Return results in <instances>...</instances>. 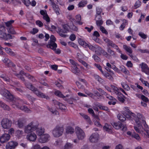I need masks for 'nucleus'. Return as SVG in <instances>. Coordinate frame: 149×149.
I'll use <instances>...</instances> for the list:
<instances>
[{
    "mask_svg": "<svg viewBox=\"0 0 149 149\" xmlns=\"http://www.w3.org/2000/svg\"><path fill=\"white\" fill-rule=\"evenodd\" d=\"M1 94L6 98L13 101V104L12 106L13 108L19 109L23 111L24 110L25 106H20L19 105L23 102V100L21 99L17 98L15 99L13 96L10 92L6 88H3L1 92Z\"/></svg>",
    "mask_w": 149,
    "mask_h": 149,
    "instance_id": "f257e3e1",
    "label": "nucleus"
},
{
    "mask_svg": "<svg viewBox=\"0 0 149 149\" xmlns=\"http://www.w3.org/2000/svg\"><path fill=\"white\" fill-rule=\"evenodd\" d=\"M38 122H32L25 127L24 132L28 134L36 130L37 134L41 136L44 132V129L41 127L38 128Z\"/></svg>",
    "mask_w": 149,
    "mask_h": 149,
    "instance_id": "f03ea898",
    "label": "nucleus"
},
{
    "mask_svg": "<svg viewBox=\"0 0 149 149\" xmlns=\"http://www.w3.org/2000/svg\"><path fill=\"white\" fill-rule=\"evenodd\" d=\"M25 84L26 88L33 91L35 94L38 97L45 98L47 100L49 99V97L48 96L45 95L44 93L40 91L37 88H35L31 84L26 83Z\"/></svg>",
    "mask_w": 149,
    "mask_h": 149,
    "instance_id": "7ed1b4c3",
    "label": "nucleus"
},
{
    "mask_svg": "<svg viewBox=\"0 0 149 149\" xmlns=\"http://www.w3.org/2000/svg\"><path fill=\"white\" fill-rule=\"evenodd\" d=\"M63 130L64 128L63 126L57 125L52 130V133L54 137H58L62 135Z\"/></svg>",
    "mask_w": 149,
    "mask_h": 149,
    "instance_id": "20e7f679",
    "label": "nucleus"
},
{
    "mask_svg": "<svg viewBox=\"0 0 149 149\" xmlns=\"http://www.w3.org/2000/svg\"><path fill=\"white\" fill-rule=\"evenodd\" d=\"M5 29L4 26H0V38L5 40L12 38V36L9 34H6L5 32Z\"/></svg>",
    "mask_w": 149,
    "mask_h": 149,
    "instance_id": "39448f33",
    "label": "nucleus"
},
{
    "mask_svg": "<svg viewBox=\"0 0 149 149\" xmlns=\"http://www.w3.org/2000/svg\"><path fill=\"white\" fill-rule=\"evenodd\" d=\"M104 41L107 44L108 47H111L114 48L117 50L120 53H121V51L119 49L118 46L116 45L112 41L110 40L108 38H106L104 39Z\"/></svg>",
    "mask_w": 149,
    "mask_h": 149,
    "instance_id": "423d86ee",
    "label": "nucleus"
},
{
    "mask_svg": "<svg viewBox=\"0 0 149 149\" xmlns=\"http://www.w3.org/2000/svg\"><path fill=\"white\" fill-rule=\"evenodd\" d=\"M75 133L78 139L82 140L84 139L86 135L84 131L79 127H77L75 129Z\"/></svg>",
    "mask_w": 149,
    "mask_h": 149,
    "instance_id": "0eeeda50",
    "label": "nucleus"
},
{
    "mask_svg": "<svg viewBox=\"0 0 149 149\" xmlns=\"http://www.w3.org/2000/svg\"><path fill=\"white\" fill-rule=\"evenodd\" d=\"M12 122L8 118H3L2 120L1 125L2 127L6 129L9 128L11 126Z\"/></svg>",
    "mask_w": 149,
    "mask_h": 149,
    "instance_id": "6e6552de",
    "label": "nucleus"
},
{
    "mask_svg": "<svg viewBox=\"0 0 149 149\" xmlns=\"http://www.w3.org/2000/svg\"><path fill=\"white\" fill-rule=\"evenodd\" d=\"M99 139V135L97 133H93L89 137V141L92 143H95L98 141Z\"/></svg>",
    "mask_w": 149,
    "mask_h": 149,
    "instance_id": "1a4fd4ad",
    "label": "nucleus"
},
{
    "mask_svg": "<svg viewBox=\"0 0 149 149\" xmlns=\"http://www.w3.org/2000/svg\"><path fill=\"white\" fill-rule=\"evenodd\" d=\"M122 113L123 114H119L118 115V119L122 122L125 121L126 118H129L130 117V115L125 113V111H122Z\"/></svg>",
    "mask_w": 149,
    "mask_h": 149,
    "instance_id": "9d476101",
    "label": "nucleus"
},
{
    "mask_svg": "<svg viewBox=\"0 0 149 149\" xmlns=\"http://www.w3.org/2000/svg\"><path fill=\"white\" fill-rule=\"evenodd\" d=\"M10 136L9 134H4L0 137V142L4 143L8 141L10 138Z\"/></svg>",
    "mask_w": 149,
    "mask_h": 149,
    "instance_id": "9b49d317",
    "label": "nucleus"
},
{
    "mask_svg": "<svg viewBox=\"0 0 149 149\" xmlns=\"http://www.w3.org/2000/svg\"><path fill=\"white\" fill-rule=\"evenodd\" d=\"M114 127L116 129H120L123 131H125L127 130L126 126L122 123L120 124L119 125H118L117 123H114L113 125Z\"/></svg>",
    "mask_w": 149,
    "mask_h": 149,
    "instance_id": "f8f14e48",
    "label": "nucleus"
},
{
    "mask_svg": "<svg viewBox=\"0 0 149 149\" xmlns=\"http://www.w3.org/2000/svg\"><path fill=\"white\" fill-rule=\"evenodd\" d=\"M50 139V136L48 134H44L40 137L39 141L42 143H45L47 142Z\"/></svg>",
    "mask_w": 149,
    "mask_h": 149,
    "instance_id": "ddd939ff",
    "label": "nucleus"
},
{
    "mask_svg": "<svg viewBox=\"0 0 149 149\" xmlns=\"http://www.w3.org/2000/svg\"><path fill=\"white\" fill-rule=\"evenodd\" d=\"M17 143L15 141H11L8 142L6 145V149H12L15 148L17 145Z\"/></svg>",
    "mask_w": 149,
    "mask_h": 149,
    "instance_id": "4468645a",
    "label": "nucleus"
},
{
    "mask_svg": "<svg viewBox=\"0 0 149 149\" xmlns=\"http://www.w3.org/2000/svg\"><path fill=\"white\" fill-rule=\"evenodd\" d=\"M40 13L43 16V19L45 20L47 23H49L50 22V18L47 15L46 10H41L40 11Z\"/></svg>",
    "mask_w": 149,
    "mask_h": 149,
    "instance_id": "2eb2a0df",
    "label": "nucleus"
},
{
    "mask_svg": "<svg viewBox=\"0 0 149 149\" xmlns=\"http://www.w3.org/2000/svg\"><path fill=\"white\" fill-rule=\"evenodd\" d=\"M141 66V70L143 72H145L146 74H149V68L147 65L145 63H142L140 65Z\"/></svg>",
    "mask_w": 149,
    "mask_h": 149,
    "instance_id": "dca6fc26",
    "label": "nucleus"
},
{
    "mask_svg": "<svg viewBox=\"0 0 149 149\" xmlns=\"http://www.w3.org/2000/svg\"><path fill=\"white\" fill-rule=\"evenodd\" d=\"M26 139L30 141H34L36 139L37 136L36 134L34 133H31L28 134L26 137Z\"/></svg>",
    "mask_w": 149,
    "mask_h": 149,
    "instance_id": "f3484780",
    "label": "nucleus"
},
{
    "mask_svg": "<svg viewBox=\"0 0 149 149\" xmlns=\"http://www.w3.org/2000/svg\"><path fill=\"white\" fill-rule=\"evenodd\" d=\"M26 120L24 118H20L17 121V125L18 127L20 128H22L26 123Z\"/></svg>",
    "mask_w": 149,
    "mask_h": 149,
    "instance_id": "a211bd4d",
    "label": "nucleus"
},
{
    "mask_svg": "<svg viewBox=\"0 0 149 149\" xmlns=\"http://www.w3.org/2000/svg\"><path fill=\"white\" fill-rule=\"evenodd\" d=\"M47 47L48 48H50L52 50H55V48H56L57 45L54 42L50 41L47 45Z\"/></svg>",
    "mask_w": 149,
    "mask_h": 149,
    "instance_id": "6ab92c4d",
    "label": "nucleus"
},
{
    "mask_svg": "<svg viewBox=\"0 0 149 149\" xmlns=\"http://www.w3.org/2000/svg\"><path fill=\"white\" fill-rule=\"evenodd\" d=\"M93 36V39L96 42H98L99 41L98 37L100 36V35L99 33L97 31H95L94 32Z\"/></svg>",
    "mask_w": 149,
    "mask_h": 149,
    "instance_id": "aec40b11",
    "label": "nucleus"
},
{
    "mask_svg": "<svg viewBox=\"0 0 149 149\" xmlns=\"http://www.w3.org/2000/svg\"><path fill=\"white\" fill-rule=\"evenodd\" d=\"M57 33L61 37L63 38H65L67 36V35L64 34V33H66V32H65V31L63 29H61L59 28H58V31H57Z\"/></svg>",
    "mask_w": 149,
    "mask_h": 149,
    "instance_id": "412c9836",
    "label": "nucleus"
},
{
    "mask_svg": "<svg viewBox=\"0 0 149 149\" xmlns=\"http://www.w3.org/2000/svg\"><path fill=\"white\" fill-rule=\"evenodd\" d=\"M19 74H21V75L22 74L25 75L29 79L31 80L32 81H34L35 80V79L33 76L30 75L28 74H25L24 72L22 70L21 71Z\"/></svg>",
    "mask_w": 149,
    "mask_h": 149,
    "instance_id": "4be33fe9",
    "label": "nucleus"
},
{
    "mask_svg": "<svg viewBox=\"0 0 149 149\" xmlns=\"http://www.w3.org/2000/svg\"><path fill=\"white\" fill-rule=\"evenodd\" d=\"M112 127L111 126L107 123H105L104 125L103 126L104 130L108 132H111V129Z\"/></svg>",
    "mask_w": 149,
    "mask_h": 149,
    "instance_id": "5701e85b",
    "label": "nucleus"
},
{
    "mask_svg": "<svg viewBox=\"0 0 149 149\" xmlns=\"http://www.w3.org/2000/svg\"><path fill=\"white\" fill-rule=\"evenodd\" d=\"M79 114L89 124H91L92 123L90 118L87 115H86L83 113H80Z\"/></svg>",
    "mask_w": 149,
    "mask_h": 149,
    "instance_id": "b1692460",
    "label": "nucleus"
},
{
    "mask_svg": "<svg viewBox=\"0 0 149 149\" xmlns=\"http://www.w3.org/2000/svg\"><path fill=\"white\" fill-rule=\"evenodd\" d=\"M78 60L80 63H81L87 69H89L91 68L89 65L85 61L82 59L79 58H78Z\"/></svg>",
    "mask_w": 149,
    "mask_h": 149,
    "instance_id": "393cba45",
    "label": "nucleus"
},
{
    "mask_svg": "<svg viewBox=\"0 0 149 149\" xmlns=\"http://www.w3.org/2000/svg\"><path fill=\"white\" fill-rule=\"evenodd\" d=\"M78 66L74 67H71V70L72 72L77 75H78L80 72V70L77 67Z\"/></svg>",
    "mask_w": 149,
    "mask_h": 149,
    "instance_id": "a878e982",
    "label": "nucleus"
},
{
    "mask_svg": "<svg viewBox=\"0 0 149 149\" xmlns=\"http://www.w3.org/2000/svg\"><path fill=\"white\" fill-rule=\"evenodd\" d=\"M5 49L6 52L9 55L11 56H15V53L10 48L6 47Z\"/></svg>",
    "mask_w": 149,
    "mask_h": 149,
    "instance_id": "bb28decb",
    "label": "nucleus"
},
{
    "mask_svg": "<svg viewBox=\"0 0 149 149\" xmlns=\"http://www.w3.org/2000/svg\"><path fill=\"white\" fill-rule=\"evenodd\" d=\"M63 83V81L61 80L60 79H58L57 81H55L54 84L57 87L61 88H63V87L61 85Z\"/></svg>",
    "mask_w": 149,
    "mask_h": 149,
    "instance_id": "cd10ccee",
    "label": "nucleus"
},
{
    "mask_svg": "<svg viewBox=\"0 0 149 149\" xmlns=\"http://www.w3.org/2000/svg\"><path fill=\"white\" fill-rule=\"evenodd\" d=\"M0 107L8 111H9L10 109V107L8 106L1 101H0Z\"/></svg>",
    "mask_w": 149,
    "mask_h": 149,
    "instance_id": "c85d7f7f",
    "label": "nucleus"
},
{
    "mask_svg": "<svg viewBox=\"0 0 149 149\" xmlns=\"http://www.w3.org/2000/svg\"><path fill=\"white\" fill-rule=\"evenodd\" d=\"M78 42L80 45L85 47H87V45H88V44H87L81 38H79L78 39Z\"/></svg>",
    "mask_w": 149,
    "mask_h": 149,
    "instance_id": "c756f323",
    "label": "nucleus"
},
{
    "mask_svg": "<svg viewBox=\"0 0 149 149\" xmlns=\"http://www.w3.org/2000/svg\"><path fill=\"white\" fill-rule=\"evenodd\" d=\"M123 48L125 51L129 53L132 54V53L133 51L130 47L126 45H123Z\"/></svg>",
    "mask_w": 149,
    "mask_h": 149,
    "instance_id": "7c9ffc66",
    "label": "nucleus"
},
{
    "mask_svg": "<svg viewBox=\"0 0 149 149\" xmlns=\"http://www.w3.org/2000/svg\"><path fill=\"white\" fill-rule=\"evenodd\" d=\"M111 89L113 90L116 94L119 95L120 94H121V93L118 92L119 89L116 86L113 85H111Z\"/></svg>",
    "mask_w": 149,
    "mask_h": 149,
    "instance_id": "2f4dec72",
    "label": "nucleus"
},
{
    "mask_svg": "<svg viewBox=\"0 0 149 149\" xmlns=\"http://www.w3.org/2000/svg\"><path fill=\"white\" fill-rule=\"evenodd\" d=\"M95 51L96 54L98 55L101 54V52L102 50V48L97 46H95Z\"/></svg>",
    "mask_w": 149,
    "mask_h": 149,
    "instance_id": "473e14b6",
    "label": "nucleus"
},
{
    "mask_svg": "<svg viewBox=\"0 0 149 149\" xmlns=\"http://www.w3.org/2000/svg\"><path fill=\"white\" fill-rule=\"evenodd\" d=\"M87 3V1L82 0L79 3L78 5L79 7H83Z\"/></svg>",
    "mask_w": 149,
    "mask_h": 149,
    "instance_id": "72a5a7b5",
    "label": "nucleus"
},
{
    "mask_svg": "<svg viewBox=\"0 0 149 149\" xmlns=\"http://www.w3.org/2000/svg\"><path fill=\"white\" fill-rule=\"evenodd\" d=\"M121 71L125 74H129V71L127 70L123 66H121L120 67Z\"/></svg>",
    "mask_w": 149,
    "mask_h": 149,
    "instance_id": "f704fd0d",
    "label": "nucleus"
},
{
    "mask_svg": "<svg viewBox=\"0 0 149 149\" xmlns=\"http://www.w3.org/2000/svg\"><path fill=\"white\" fill-rule=\"evenodd\" d=\"M73 147V144L70 143H66L64 146L63 149H71Z\"/></svg>",
    "mask_w": 149,
    "mask_h": 149,
    "instance_id": "c9c22d12",
    "label": "nucleus"
},
{
    "mask_svg": "<svg viewBox=\"0 0 149 149\" xmlns=\"http://www.w3.org/2000/svg\"><path fill=\"white\" fill-rule=\"evenodd\" d=\"M55 95L61 97H64V96L62 93L59 91L56 90L54 92Z\"/></svg>",
    "mask_w": 149,
    "mask_h": 149,
    "instance_id": "e433bc0d",
    "label": "nucleus"
},
{
    "mask_svg": "<svg viewBox=\"0 0 149 149\" xmlns=\"http://www.w3.org/2000/svg\"><path fill=\"white\" fill-rule=\"evenodd\" d=\"M23 87L21 85H19L17 87H14V89L17 91L22 93L23 91L22 90Z\"/></svg>",
    "mask_w": 149,
    "mask_h": 149,
    "instance_id": "4c0bfd02",
    "label": "nucleus"
},
{
    "mask_svg": "<svg viewBox=\"0 0 149 149\" xmlns=\"http://www.w3.org/2000/svg\"><path fill=\"white\" fill-rule=\"evenodd\" d=\"M96 14L95 15L96 18L97 17V15H101V13L102 11V9L100 7L96 8Z\"/></svg>",
    "mask_w": 149,
    "mask_h": 149,
    "instance_id": "58836bf2",
    "label": "nucleus"
},
{
    "mask_svg": "<svg viewBox=\"0 0 149 149\" xmlns=\"http://www.w3.org/2000/svg\"><path fill=\"white\" fill-rule=\"evenodd\" d=\"M74 132V129L71 127H68L66 129V132L67 133L72 134Z\"/></svg>",
    "mask_w": 149,
    "mask_h": 149,
    "instance_id": "ea45409f",
    "label": "nucleus"
},
{
    "mask_svg": "<svg viewBox=\"0 0 149 149\" xmlns=\"http://www.w3.org/2000/svg\"><path fill=\"white\" fill-rule=\"evenodd\" d=\"M107 52L110 54L109 55L110 56V57L111 56H115V52L109 48H107Z\"/></svg>",
    "mask_w": 149,
    "mask_h": 149,
    "instance_id": "a19ab883",
    "label": "nucleus"
},
{
    "mask_svg": "<svg viewBox=\"0 0 149 149\" xmlns=\"http://www.w3.org/2000/svg\"><path fill=\"white\" fill-rule=\"evenodd\" d=\"M75 17L77 22L79 25H82L83 23L80 21L81 19V16L80 15H78L76 16Z\"/></svg>",
    "mask_w": 149,
    "mask_h": 149,
    "instance_id": "79ce46f5",
    "label": "nucleus"
},
{
    "mask_svg": "<svg viewBox=\"0 0 149 149\" xmlns=\"http://www.w3.org/2000/svg\"><path fill=\"white\" fill-rule=\"evenodd\" d=\"M93 76L95 78V79L98 81L100 83L103 82V80L98 75L96 74H94L93 75Z\"/></svg>",
    "mask_w": 149,
    "mask_h": 149,
    "instance_id": "37998d69",
    "label": "nucleus"
},
{
    "mask_svg": "<svg viewBox=\"0 0 149 149\" xmlns=\"http://www.w3.org/2000/svg\"><path fill=\"white\" fill-rule=\"evenodd\" d=\"M121 85L123 88L125 90L127 91H129L130 90V87L125 83L124 82L122 83L121 84Z\"/></svg>",
    "mask_w": 149,
    "mask_h": 149,
    "instance_id": "c03bdc74",
    "label": "nucleus"
},
{
    "mask_svg": "<svg viewBox=\"0 0 149 149\" xmlns=\"http://www.w3.org/2000/svg\"><path fill=\"white\" fill-rule=\"evenodd\" d=\"M102 74L106 78L110 79H111L112 78V76L109 73L106 71L105 72H104Z\"/></svg>",
    "mask_w": 149,
    "mask_h": 149,
    "instance_id": "a18cd8bd",
    "label": "nucleus"
},
{
    "mask_svg": "<svg viewBox=\"0 0 149 149\" xmlns=\"http://www.w3.org/2000/svg\"><path fill=\"white\" fill-rule=\"evenodd\" d=\"M62 27L64 30L65 31V32H66V33H67L69 31V29L70 27L69 26L68 24H65L62 25Z\"/></svg>",
    "mask_w": 149,
    "mask_h": 149,
    "instance_id": "49530a36",
    "label": "nucleus"
},
{
    "mask_svg": "<svg viewBox=\"0 0 149 149\" xmlns=\"http://www.w3.org/2000/svg\"><path fill=\"white\" fill-rule=\"evenodd\" d=\"M0 77L2 78L4 81L7 82L10 81V79L8 77H6L4 76V74H0Z\"/></svg>",
    "mask_w": 149,
    "mask_h": 149,
    "instance_id": "de8ad7c7",
    "label": "nucleus"
},
{
    "mask_svg": "<svg viewBox=\"0 0 149 149\" xmlns=\"http://www.w3.org/2000/svg\"><path fill=\"white\" fill-rule=\"evenodd\" d=\"M102 54L104 56L108 58H110V56L107 52L104 50L102 49L101 52V54Z\"/></svg>",
    "mask_w": 149,
    "mask_h": 149,
    "instance_id": "09e8293b",
    "label": "nucleus"
},
{
    "mask_svg": "<svg viewBox=\"0 0 149 149\" xmlns=\"http://www.w3.org/2000/svg\"><path fill=\"white\" fill-rule=\"evenodd\" d=\"M3 61L4 62H6L8 63H9V66L12 65L13 66H15V64H13L12 62L10 61V60L8 58H6L4 59Z\"/></svg>",
    "mask_w": 149,
    "mask_h": 149,
    "instance_id": "8fccbe9b",
    "label": "nucleus"
},
{
    "mask_svg": "<svg viewBox=\"0 0 149 149\" xmlns=\"http://www.w3.org/2000/svg\"><path fill=\"white\" fill-rule=\"evenodd\" d=\"M8 32L9 33H10L12 34H15V32L13 28V27H10L8 28L7 29Z\"/></svg>",
    "mask_w": 149,
    "mask_h": 149,
    "instance_id": "3c124183",
    "label": "nucleus"
},
{
    "mask_svg": "<svg viewBox=\"0 0 149 149\" xmlns=\"http://www.w3.org/2000/svg\"><path fill=\"white\" fill-rule=\"evenodd\" d=\"M48 109L53 114L56 115L58 113V112L57 111L55 110V109H53L52 108H50L48 107Z\"/></svg>",
    "mask_w": 149,
    "mask_h": 149,
    "instance_id": "603ef678",
    "label": "nucleus"
},
{
    "mask_svg": "<svg viewBox=\"0 0 149 149\" xmlns=\"http://www.w3.org/2000/svg\"><path fill=\"white\" fill-rule=\"evenodd\" d=\"M126 23V20L124 19L123 20V23L120 25V29L121 30H123L126 24L125 23Z\"/></svg>",
    "mask_w": 149,
    "mask_h": 149,
    "instance_id": "864d4df0",
    "label": "nucleus"
},
{
    "mask_svg": "<svg viewBox=\"0 0 149 149\" xmlns=\"http://www.w3.org/2000/svg\"><path fill=\"white\" fill-rule=\"evenodd\" d=\"M141 2L139 1H137L135 3L134 5V7H135V9H136L138 8L141 5Z\"/></svg>",
    "mask_w": 149,
    "mask_h": 149,
    "instance_id": "5fc2aeb1",
    "label": "nucleus"
},
{
    "mask_svg": "<svg viewBox=\"0 0 149 149\" xmlns=\"http://www.w3.org/2000/svg\"><path fill=\"white\" fill-rule=\"evenodd\" d=\"M96 24L97 26H101L102 24L103 23V21L102 19L100 20H96Z\"/></svg>",
    "mask_w": 149,
    "mask_h": 149,
    "instance_id": "6e6d98bb",
    "label": "nucleus"
},
{
    "mask_svg": "<svg viewBox=\"0 0 149 149\" xmlns=\"http://www.w3.org/2000/svg\"><path fill=\"white\" fill-rule=\"evenodd\" d=\"M70 62L72 64L71 67H74L78 66V65L74 60L72 59H70Z\"/></svg>",
    "mask_w": 149,
    "mask_h": 149,
    "instance_id": "4d7b16f0",
    "label": "nucleus"
},
{
    "mask_svg": "<svg viewBox=\"0 0 149 149\" xmlns=\"http://www.w3.org/2000/svg\"><path fill=\"white\" fill-rule=\"evenodd\" d=\"M14 22V20H11L10 21H8L7 22H5V24L6 26L9 27H10L11 24Z\"/></svg>",
    "mask_w": 149,
    "mask_h": 149,
    "instance_id": "13d9d810",
    "label": "nucleus"
},
{
    "mask_svg": "<svg viewBox=\"0 0 149 149\" xmlns=\"http://www.w3.org/2000/svg\"><path fill=\"white\" fill-rule=\"evenodd\" d=\"M100 30L103 33H104L106 35L108 34V33L107 31L103 26H100Z\"/></svg>",
    "mask_w": 149,
    "mask_h": 149,
    "instance_id": "bf43d9fd",
    "label": "nucleus"
},
{
    "mask_svg": "<svg viewBox=\"0 0 149 149\" xmlns=\"http://www.w3.org/2000/svg\"><path fill=\"white\" fill-rule=\"evenodd\" d=\"M99 108L102 110H105L107 111H109V109L106 106H103L102 105H100L99 106Z\"/></svg>",
    "mask_w": 149,
    "mask_h": 149,
    "instance_id": "052dcab7",
    "label": "nucleus"
},
{
    "mask_svg": "<svg viewBox=\"0 0 149 149\" xmlns=\"http://www.w3.org/2000/svg\"><path fill=\"white\" fill-rule=\"evenodd\" d=\"M94 65L102 73L104 72V71H103L102 67L100 65L95 63L94 64Z\"/></svg>",
    "mask_w": 149,
    "mask_h": 149,
    "instance_id": "680f3d73",
    "label": "nucleus"
},
{
    "mask_svg": "<svg viewBox=\"0 0 149 149\" xmlns=\"http://www.w3.org/2000/svg\"><path fill=\"white\" fill-rule=\"evenodd\" d=\"M58 107L61 110H65L66 108V107L65 106L61 103L58 106Z\"/></svg>",
    "mask_w": 149,
    "mask_h": 149,
    "instance_id": "e2e57ef3",
    "label": "nucleus"
},
{
    "mask_svg": "<svg viewBox=\"0 0 149 149\" xmlns=\"http://www.w3.org/2000/svg\"><path fill=\"white\" fill-rule=\"evenodd\" d=\"M139 35L143 39H146L147 37V36L142 32H140L139 33Z\"/></svg>",
    "mask_w": 149,
    "mask_h": 149,
    "instance_id": "0e129e2a",
    "label": "nucleus"
},
{
    "mask_svg": "<svg viewBox=\"0 0 149 149\" xmlns=\"http://www.w3.org/2000/svg\"><path fill=\"white\" fill-rule=\"evenodd\" d=\"M120 95H121L120 96H118V99L120 101L122 102H123L125 101V99L122 97L123 96V95L121 94V93Z\"/></svg>",
    "mask_w": 149,
    "mask_h": 149,
    "instance_id": "69168bd1",
    "label": "nucleus"
},
{
    "mask_svg": "<svg viewBox=\"0 0 149 149\" xmlns=\"http://www.w3.org/2000/svg\"><path fill=\"white\" fill-rule=\"evenodd\" d=\"M40 146L38 144L33 145L31 149H41Z\"/></svg>",
    "mask_w": 149,
    "mask_h": 149,
    "instance_id": "338daca9",
    "label": "nucleus"
},
{
    "mask_svg": "<svg viewBox=\"0 0 149 149\" xmlns=\"http://www.w3.org/2000/svg\"><path fill=\"white\" fill-rule=\"evenodd\" d=\"M141 99L144 101L147 102L148 101V99L145 96L143 95H141Z\"/></svg>",
    "mask_w": 149,
    "mask_h": 149,
    "instance_id": "774afa93",
    "label": "nucleus"
}]
</instances>
